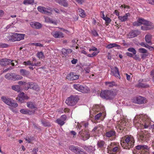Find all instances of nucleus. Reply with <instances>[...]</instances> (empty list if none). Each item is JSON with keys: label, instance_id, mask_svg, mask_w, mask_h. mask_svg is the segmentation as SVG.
<instances>
[{"label": "nucleus", "instance_id": "nucleus-1", "mask_svg": "<svg viewBox=\"0 0 154 154\" xmlns=\"http://www.w3.org/2000/svg\"><path fill=\"white\" fill-rule=\"evenodd\" d=\"M150 119L146 115L141 114L134 117L133 123L137 128L143 129L150 128Z\"/></svg>", "mask_w": 154, "mask_h": 154}, {"label": "nucleus", "instance_id": "nucleus-2", "mask_svg": "<svg viewBox=\"0 0 154 154\" xmlns=\"http://www.w3.org/2000/svg\"><path fill=\"white\" fill-rule=\"evenodd\" d=\"M134 140L132 136H125L121 140V144L125 149H130L133 147Z\"/></svg>", "mask_w": 154, "mask_h": 154}, {"label": "nucleus", "instance_id": "nucleus-3", "mask_svg": "<svg viewBox=\"0 0 154 154\" xmlns=\"http://www.w3.org/2000/svg\"><path fill=\"white\" fill-rule=\"evenodd\" d=\"M118 91L116 89L102 91L100 94V96L106 100H112L118 94Z\"/></svg>", "mask_w": 154, "mask_h": 154}, {"label": "nucleus", "instance_id": "nucleus-4", "mask_svg": "<svg viewBox=\"0 0 154 154\" xmlns=\"http://www.w3.org/2000/svg\"><path fill=\"white\" fill-rule=\"evenodd\" d=\"M120 149L118 143L115 142H111L107 146V152L109 154H115L117 152H120Z\"/></svg>", "mask_w": 154, "mask_h": 154}, {"label": "nucleus", "instance_id": "nucleus-5", "mask_svg": "<svg viewBox=\"0 0 154 154\" xmlns=\"http://www.w3.org/2000/svg\"><path fill=\"white\" fill-rule=\"evenodd\" d=\"M79 99L78 96L71 95L66 99L65 102L68 106H73L77 103Z\"/></svg>", "mask_w": 154, "mask_h": 154}, {"label": "nucleus", "instance_id": "nucleus-6", "mask_svg": "<svg viewBox=\"0 0 154 154\" xmlns=\"http://www.w3.org/2000/svg\"><path fill=\"white\" fill-rule=\"evenodd\" d=\"M149 137V134L145 130L138 132L137 134V137L139 141H147Z\"/></svg>", "mask_w": 154, "mask_h": 154}, {"label": "nucleus", "instance_id": "nucleus-7", "mask_svg": "<svg viewBox=\"0 0 154 154\" xmlns=\"http://www.w3.org/2000/svg\"><path fill=\"white\" fill-rule=\"evenodd\" d=\"M2 101L7 105L13 107H16L18 104L11 99L5 96H2L1 97Z\"/></svg>", "mask_w": 154, "mask_h": 154}, {"label": "nucleus", "instance_id": "nucleus-8", "mask_svg": "<svg viewBox=\"0 0 154 154\" xmlns=\"http://www.w3.org/2000/svg\"><path fill=\"white\" fill-rule=\"evenodd\" d=\"M69 149L76 154H86V152L83 149L78 146L70 145L69 146Z\"/></svg>", "mask_w": 154, "mask_h": 154}, {"label": "nucleus", "instance_id": "nucleus-9", "mask_svg": "<svg viewBox=\"0 0 154 154\" xmlns=\"http://www.w3.org/2000/svg\"><path fill=\"white\" fill-rule=\"evenodd\" d=\"M73 87L74 88L82 93H88L90 91L89 88L88 87H84L79 84H74Z\"/></svg>", "mask_w": 154, "mask_h": 154}, {"label": "nucleus", "instance_id": "nucleus-10", "mask_svg": "<svg viewBox=\"0 0 154 154\" xmlns=\"http://www.w3.org/2000/svg\"><path fill=\"white\" fill-rule=\"evenodd\" d=\"M37 9L39 11L49 15H51L53 12V9L49 7L45 8L39 6L38 7Z\"/></svg>", "mask_w": 154, "mask_h": 154}, {"label": "nucleus", "instance_id": "nucleus-11", "mask_svg": "<svg viewBox=\"0 0 154 154\" xmlns=\"http://www.w3.org/2000/svg\"><path fill=\"white\" fill-rule=\"evenodd\" d=\"M152 23L151 22L144 20L142 18H139L137 21L133 23V24L134 26H139L141 24L146 25L149 24L151 25Z\"/></svg>", "mask_w": 154, "mask_h": 154}, {"label": "nucleus", "instance_id": "nucleus-12", "mask_svg": "<svg viewBox=\"0 0 154 154\" xmlns=\"http://www.w3.org/2000/svg\"><path fill=\"white\" fill-rule=\"evenodd\" d=\"M105 136L107 137L111 138L112 140H114L116 137V133L114 129L106 130L105 134Z\"/></svg>", "mask_w": 154, "mask_h": 154}, {"label": "nucleus", "instance_id": "nucleus-13", "mask_svg": "<svg viewBox=\"0 0 154 154\" xmlns=\"http://www.w3.org/2000/svg\"><path fill=\"white\" fill-rule=\"evenodd\" d=\"M25 85L24 88L25 90H27L29 88L36 91L38 90L39 88L38 85L34 82H28L26 83Z\"/></svg>", "mask_w": 154, "mask_h": 154}, {"label": "nucleus", "instance_id": "nucleus-14", "mask_svg": "<svg viewBox=\"0 0 154 154\" xmlns=\"http://www.w3.org/2000/svg\"><path fill=\"white\" fill-rule=\"evenodd\" d=\"M137 149L140 150V154H149L148 147L145 145H139L136 147Z\"/></svg>", "mask_w": 154, "mask_h": 154}, {"label": "nucleus", "instance_id": "nucleus-15", "mask_svg": "<svg viewBox=\"0 0 154 154\" xmlns=\"http://www.w3.org/2000/svg\"><path fill=\"white\" fill-rule=\"evenodd\" d=\"M79 134L81 137L82 139L84 140H88L90 137L89 132L86 130H82L79 132Z\"/></svg>", "mask_w": 154, "mask_h": 154}, {"label": "nucleus", "instance_id": "nucleus-16", "mask_svg": "<svg viewBox=\"0 0 154 154\" xmlns=\"http://www.w3.org/2000/svg\"><path fill=\"white\" fill-rule=\"evenodd\" d=\"M103 130V126L101 125H99L95 126L92 131V132L94 135L96 134L101 133Z\"/></svg>", "mask_w": 154, "mask_h": 154}, {"label": "nucleus", "instance_id": "nucleus-17", "mask_svg": "<svg viewBox=\"0 0 154 154\" xmlns=\"http://www.w3.org/2000/svg\"><path fill=\"white\" fill-rule=\"evenodd\" d=\"M135 100H136L134 101V102L139 104H144L147 102V100L145 98L140 96L136 97Z\"/></svg>", "mask_w": 154, "mask_h": 154}, {"label": "nucleus", "instance_id": "nucleus-18", "mask_svg": "<svg viewBox=\"0 0 154 154\" xmlns=\"http://www.w3.org/2000/svg\"><path fill=\"white\" fill-rule=\"evenodd\" d=\"M111 74L114 76L116 78L120 79L121 77L119 75V70L116 66L111 68Z\"/></svg>", "mask_w": 154, "mask_h": 154}, {"label": "nucleus", "instance_id": "nucleus-19", "mask_svg": "<svg viewBox=\"0 0 154 154\" xmlns=\"http://www.w3.org/2000/svg\"><path fill=\"white\" fill-rule=\"evenodd\" d=\"M79 75H76L73 72H71L68 74L66 76V79L71 81L77 79L79 78Z\"/></svg>", "mask_w": 154, "mask_h": 154}, {"label": "nucleus", "instance_id": "nucleus-20", "mask_svg": "<svg viewBox=\"0 0 154 154\" xmlns=\"http://www.w3.org/2000/svg\"><path fill=\"white\" fill-rule=\"evenodd\" d=\"M143 81V79H140L138 81V83L136 85V87L141 88H146L149 87V85L142 83Z\"/></svg>", "mask_w": 154, "mask_h": 154}, {"label": "nucleus", "instance_id": "nucleus-21", "mask_svg": "<svg viewBox=\"0 0 154 154\" xmlns=\"http://www.w3.org/2000/svg\"><path fill=\"white\" fill-rule=\"evenodd\" d=\"M11 60L7 58H2L0 60V65L2 66H5L9 65Z\"/></svg>", "mask_w": 154, "mask_h": 154}, {"label": "nucleus", "instance_id": "nucleus-22", "mask_svg": "<svg viewBox=\"0 0 154 154\" xmlns=\"http://www.w3.org/2000/svg\"><path fill=\"white\" fill-rule=\"evenodd\" d=\"M140 33V32L137 30H134L130 32L128 35L129 38H132L137 36Z\"/></svg>", "mask_w": 154, "mask_h": 154}, {"label": "nucleus", "instance_id": "nucleus-23", "mask_svg": "<svg viewBox=\"0 0 154 154\" xmlns=\"http://www.w3.org/2000/svg\"><path fill=\"white\" fill-rule=\"evenodd\" d=\"M51 34L55 38H62L64 37L63 33L60 31L52 32Z\"/></svg>", "mask_w": 154, "mask_h": 154}, {"label": "nucleus", "instance_id": "nucleus-24", "mask_svg": "<svg viewBox=\"0 0 154 154\" xmlns=\"http://www.w3.org/2000/svg\"><path fill=\"white\" fill-rule=\"evenodd\" d=\"M106 144L103 140H99L97 143V147L98 148H100L101 150H103L106 147Z\"/></svg>", "mask_w": 154, "mask_h": 154}, {"label": "nucleus", "instance_id": "nucleus-25", "mask_svg": "<svg viewBox=\"0 0 154 154\" xmlns=\"http://www.w3.org/2000/svg\"><path fill=\"white\" fill-rule=\"evenodd\" d=\"M126 123L125 122L122 121L119 124L116 128H118V131L119 132H120L121 131L124 130L126 127Z\"/></svg>", "mask_w": 154, "mask_h": 154}, {"label": "nucleus", "instance_id": "nucleus-26", "mask_svg": "<svg viewBox=\"0 0 154 154\" xmlns=\"http://www.w3.org/2000/svg\"><path fill=\"white\" fill-rule=\"evenodd\" d=\"M41 63L40 62H37V63H33L30 60H28L27 61H24L23 63V64L26 66L31 65L32 66H39L40 65Z\"/></svg>", "mask_w": 154, "mask_h": 154}, {"label": "nucleus", "instance_id": "nucleus-27", "mask_svg": "<svg viewBox=\"0 0 154 154\" xmlns=\"http://www.w3.org/2000/svg\"><path fill=\"white\" fill-rule=\"evenodd\" d=\"M30 26L33 28L39 29L42 28V25L40 23L38 22H32L30 23Z\"/></svg>", "mask_w": 154, "mask_h": 154}, {"label": "nucleus", "instance_id": "nucleus-28", "mask_svg": "<svg viewBox=\"0 0 154 154\" xmlns=\"http://www.w3.org/2000/svg\"><path fill=\"white\" fill-rule=\"evenodd\" d=\"M14 35L16 41H20L21 40L23 39L24 37V34L14 33Z\"/></svg>", "mask_w": 154, "mask_h": 154}, {"label": "nucleus", "instance_id": "nucleus-29", "mask_svg": "<svg viewBox=\"0 0 154 154\" xmlns=\"http://www.w3.org/2000/svg\"><path fill=\"white\" fill-rule=\"evenodd\" d=\"M151 25H149V24L144 25L141 26V29L143 30H147L154 28V24L153 23H151Z\"/></svg>", "mask_w": 154, "mask_h": 154}, {"label": "nucleus", "instance_id": "nucleus-30", "mask_svg": "<svg viewBox=\"0 0 154 154\" xmlns=\"http://www.w3.org/2000/svg\"><path fill=\"white\" fill-rule=\"evenodd\" d=\"M130 16L129 13L125 14V15L122 16H119L118 17L119 20L122 22H124L127 20L128 17Z\"/></svg>", "mask_w": 154, "mask_h": 154}, {"label": "nucleus", "instance_id": "nucleus-31", "mask_svg": "<svg viewBox=\"0 0 154 154\" xmlns=\"http://www.w3.org/2000/svg\"><path fill=\"white\" fill-rule=\"evenodd\" d=\"M45 21L46 23H53L55 25H57V20H54L53 19L48 17H46L45 18Z\"/></svg>", "mask_w": 154, "mask_h": 154}, {"label": "nucleus", "instance_id": "nucleus-32", "mask_svg": "<svg viewBox=\"0 0 154 154\" xmlns=\"http://www.w3.org/2000/svg\"><path fill=\"white\" fill-rule=\"evenodd\" d=\"M145 40L146 42L151 45L152 44L151 42L152 35L149 34H147L145 37Z\"/></svg>", "mask_w": 154, "mask_h": 154}, {"label": "nucleus", "instance_id": "nucleus-33", "mask_svg": "<svg viewBox=\"0 0 154 154\" xmlns=\"http://www.w3.org/2000/svg\"><path fill=\"white\" fill-rule=\"evenodd\" d=\"M82 147L85 150L90 152H92L94 149V148L91 146H87L86 145H84Z\"/></svg>", "mask_w": 154, "mask_h": 154}, {"label": "nucleus", "instance_id": "nucleus-34", "mask_svg": "<svg viewBox=\"0 0 154 154\" xmlns=\"http://www.w3.org/2000/svg\"><path fill=\"white\" fill-rule=\"evenodd\" d=\"M105 85L109 87H112L114 86H117V85L114 81L106 82H105Z\"/></svg>", "mask_w": 154, "mask_h": 154}, {"label": "nucleus", "instance_id": "nucleus-35", "mask_svg": "<svg viewBox=\"0 0 154 154\" xmlns=\"http://www.w3.org/2000/svg\"><path fill=\"white\" fill-rule=\"evenodd\" d=\"M20 74L24 76H27L29 74V72L23 69L20 70Z\"/></svg>", "mask_w": 154, "mask_h": 154}, {"label": "nucleus", "instance_id": "nucleus-36", "mask_svg": "<svg viewBox=\"0 0 154 154\" xmlns=\"http://www.w3.org/2000/svg\"><path fill=\"white\" fill-rule=\"evenodd\" d=\"M12 89L18 92L21 91L20 87L19 85H15L11 87Z\"/></svg>", "mask_w": 154, "mask_h": 154}, {"label": "nucleus", "instance_id": "nucleus-37", "mask_svg": "<svg viewBox=\"0 0 154 154\" xmlns=\"http://www.w3.org/2000/svg\"><path fill=\"white\" fill-rule=\"evenodd\" d=\"M12 33H7L4 34V37L7 41H10L11 37L12 36Z\"/></svg>", "mask_w": 154, "mask_h": 154}, {"label": "nucleus", "instance_id": "nucleus-38", "mask_svg": "<svg viewBox=\"0 0 154 154\" xmlns=\"http://www.w3.org/2000/svg\"><path fill=\"white\" fill-rule=\"evenodd\" d=\"M79 14L80 16L82 18L85 17V13L84 11L81 8L78 9Z\"/></svg>", "mask_w": 154, "mask_h": 154}, {"label": "nucleus", "instance_id": "nucleus-39", "mask_svg": "<svg viewBox=\"0 0 154 154\" xmlns=\"http://www.w3.org/2000/svg\"><path fill=\"white\" fill-rule=\"evenodd\" d=\"M27 107L32 109L36 108L35 103L32 102H27Z\"/></svg>", "mask_w": 154, "mask_h": 154}, {"label": "nucleus", "instance_id": "nucleus-40", "mask_svg": "<svg viewBox=\"0 0 154 154\" xmlns=\"http://www.w3.org/2000/svg\"><path fill=\"white\" fill-rule=\"evenodd\" d=\"M34 2V0H25L23 2L25 5H32Z\"/></svg>", "mask_w": 154, "mask_h": 154}, {"label": "nucleus", "instance_id": "nucleus-41", "mask_svg": "<svg viewBox=\"0 0 154 154\" xmlns=\"http://www.w3.org/2000/svg\"><path fill=\"white\" fill-rule=\"evenodd\" d=\"M118 45L115 43H111L107 45L106 48L108 49L112 48L114 47H117L119 46Z\"/></svg>", "mask_w": 154, "mask_h": 154}, {"label": "nucleus", "instance_id": "nucleus-42", "mask_svg": "<svg viewBox=\"0 0 154 154\" xmlns=\"http://www.w3.org/2000/svg\"><path fill=\"white\" fill-rule=\"evenodd\" d=\"M37 56L39 59L45 57L42 51L38 52L37 54Z\"/></svg>", "mask_w": 154, "mask_h": 154}, {"label": "nucleus", "instance_id": "nucleus-43", "mask_svg": "<svg viewBox=\"0 0 154 154\" xmlns=\"http://www.w3.org/2000/svg\"><path fill=\"white\" fill-rule=\"evenodd\" d=\"M100 110V106L98 105H96L93 107V110L94 112H98Z\"/></svg>", "mask_w": 154, "mask_h": 154}, {"label": "nucleus", "instance_id": "nucleus-44", "mask_svg": "<svg viewBox=\"0 0 154 154\" xmlns=\"http://www.w3.org/2000/svg\"><path fill=\"white\" fill-rule=\"evenodd\" d=\"M56 122L61 126H62L65 123V122H64L60 118L56 120Z\"/></svg>", "mask_w": 154, "mask_h": 154}, {"label": "nucleus", "instance_id": "nucleus-45", "mask_svg": "<svg viewBox=\"0 0 154 154\" xmlns=\"http://www.w3.org/2000/svg\"><path fill=\"white\" fill-rule=\"evenodd\" d=\"M20 112L23 114H29L30 111L28 110L22 109L20 110Z\"/></svg>", "mask_w": 154, "mask_h": 154}, {"label": "nucleus", "instance_id": "nucleus-46", "mask_svg": "<svg viewBox=\"0 0 154 154\" xmlns=\"http://www.w3.org/2000/svg\"><path fill=\"white\" fill-rule=\"evenodd\" d=\"M27 99L26 97H17L16 98V100L18 102H20L21 103H22L24 102L25 100Z\"/></svg>", "mask_w": 154, "mask_h": 154}, {"label": "nucleus", "instance_id": "nucleus-47", "mask_svg": "<svg viewBox=\"0 0 154 154\" xmlns=\"http://www.w3.org/2000/svg\"><path fill=\"white\" fill-rule=\"evenodd\" d=\"M102 18L103 20H105L106 23L107 24H106V25L109 24L111 22V19L108 17H102Z\"/></svg>", "mask_w": 154, "mask_h": 154}, {"label": "nucleus", "instance_id": "nucleus-48", "mask_svg": "<svg viewBox=\"0 0 154 154\" xmlns=\"http://www.w3.org/2000/svg\"><path fill=\"white\" fill-rule=\"evenodd\" d=\"M138 51L141 53L145 54L147 52V50L144 48H140L138 49Z\"/></svg>", "mask_w": 154, "mask_h": 154}, {"label": "nucleus", "instance_id": "nucleus-49", "mask_svg": "<svg viewBox=\"0 0 154 154\" xmlns=\"http://www.w3.org/2000/svg\"><path fill=\"white\" fill-rule=\"evenodd\" d=\"M128 51L129 52H132L134 54H135L136 53V51L135 49L133 48H130L128 49Z\"/></svg>", "mask_w": 154, "mask_h": 154}, {"label": "nucleus", "instance_id": "nucleus-50", "mask_svg": "<svg viewBox=\"0 0 154 154\" xmlns=\"http://www.w3.org/2000/svg\"><path fill=\"white\" fill-rule=\"evenodd\" d=\"M17 97H26V99H28L29 98L27 96L25 95L24 93L23 92H21L19 94Z\"/></svg>", "mask_w": 154, "mask_h": 154}, {"label": "nucleus", "instance_id": "nucleus-51", "mask_svg": "<svg viewBox=\"0 0 154 154\" xmlns=\"http://www.w3.org/2000/svg\"><path fill=\"white\" fill-rule=\"evenodd\" d=\"M133 58L136 60H137L139 61L141 60V59L140 58L139 56L136 54H135V55L133 57Z\"/></svg>", "mask_w": 154, "mask_h": 154}, {"label": "nucleus", "instance_id": "nucleus-52", "mask_svg": "<svg viewBox=\"0 0 154 154\" xmlns=\"http://www.w3.org/2000/svg\"><path fill=\"white\" fill-rule=\"evenodd\" d=\"M102 115V113L100 112L95 116L94 118L95 120H98Z\"/></svg>", "mask_w": 154, "mask_h": 154}, {"label": "nucleus", "instance_id": "nucleus-53", "mask_svg": "<svg viewBox=\"0 0 154 154\" xmlns=\"http://www.w3.org/2000/svg\"><path fill=\"white\" fill-rule=\"evenodd\" d=\"M8 47V45L5 43L0 44V48H6Z\"/></svg>", "mask_w": 154, "mask_h": 154}, {"label": "nucleus", "instance_id": "nucleus-54", "mask_svg": "<svg viewBox=\"0 0 154 154\" xmlns=\"http://www.w3.org/2000/svg\"><path fill=\"white\" fill-rule=\"evenodd\" d=\"M60 119H61L64 122L66 120L67 117L66 115H64L61 116Z\"/></svg>", "mask_w": 154, "mask_h": 154}, {"label": "nucleus", "instance_id": "nucleus-55", "mask_svg": "<svg viewBox=\"0 0 154 154\" xmlns=\"http://www.w3.org/2000/svg\"><path fill=\"white\" fill-rule=\"evenodd\" d=\"M32 44L33 45H34L36 46H38L40 47H42L43 46V45L41 44L40 43H32Z\"/></svg>", "mask_w": 154, "mask_h": 154}, {"label": "nucleus", "instance_id": "nucleus-56", "mask_svg": "<svg viewBox=\"0 0 154 154\" xmlns=\"http://www.w3.org/2000/svg\"><path fill=\"white\" fill-rule=\"evenodd\" d=\"M11 61L10 63L12 66H14L17 64L18 62L16 60H11Z\"/></svg>", "mask_w": 154, "mask_h": 154}, {"label": "nucleus", "instance_id": "nucleus-57", "mask_svg": "<svg viewBox=\"0 0 154 154\" xmlns=\"http://www.w3.org/2000/svg\"><path fill=\"white\" fill-rule=\"evenodd\" d=\"M5 77L8 79H10L11 78V75L10 74L8 73L5 75Z\"/></svg>", "mask_w": 154, "mask_h": 154}, {"label": "nucleus", "instance_id": "nucleus-58", "mask_svg": "<svg viewBox=\"0 0 154 154\" xmlns=\"http://www.w3.org/2000/svg\"><path fill=\"white\" fill-rule=\"evenodd\" d=\"M12 36L11 37L10 42H14L15 41V39L14 35V33H12Z\"/></svg>", "mask_w": 154, "mask_h": 154}, {"label": "nucleus", "instance_id": "nucleus-59", "mask_svg": "<svg viewBox=\"0 0 154 154\" xmlns=\"http://www.w3.org/2000/svg\"><path fill=\"white\" fill-rule=\"evenodd\" d=\"M22 78L23 77L22 76L19 75H15L14 78L16 80H19L22 79Z\"/></svg>", "mask_w": 154, "mask_h": 154}, {"label": "nucleus", "instance_id": "nucleus-60", "mask_svg": "<svg viewBox=\"0 0 154 154\" xmlns=\"http://www.w3.org/2000/svg\"><path fill=\"white\" fill-rule=\"evenodd\" d=\"M91 33L94 36H98V34L97 32L95 30L91 31Z\"/></svg>", "mask_w": 154, "mask_h": 154}, {"label": "nucleus", "instance_id": "nucleus-61", "mask_svg": "<svg viewBox=\"0 0 154 154\" xmlns=\"http://www.w3.org/2000/svg\"><path fill=\"white\" fill-rule=\"evenodd\" d=\"M38 149L37 148H35L33 149L32 152L34 154H37V152L38 151Z\"/></svg>", "mask_w": 154, "mask_h": 154}, {"label": "nucleus", "instance_id": "nucleus-62", "mask_svg": "<svg viewBox=\"0 0 154 154\" xmlns=\"http://www.w3.org/2000/svg\"><path fill=\"white\" fill-rule=\"evenodd\" d=\"M25 140L28 142V143H30L32 140V139L29 138V137H27L25 138Z\"/></svg>", "mask_w": 154, "mask_h": 154}, {"label": "nucleus", "instance_id": "nucleus-63", "mask_svg": "<svg viewBox=\"0 0 154 154\" xmlns=\"http://www.w3.org/2000/svg\"><path fill=\"white\" fill-rule=\"evenodd\" d=\"M62 53L64 55H67V52L66 49L64 48H63L62 50Z\"/></svg>", "mask_w": 154, "mask_h": 154}, {"label": "nucleus", "instance_id": "nucleus-64", "mask_svg": "<svg viewBox=\"0 0 154 154\" xmlns=\"http://www.w3.org/2000/svg\"><path fill=\"white\" fill-rule=\"evenodd\" d=\"M62 5L65 7H67L68 6V5L67 2H62Z\"/></svg>", "mask_w": 154, "mask_h": 154}]
</instances>
